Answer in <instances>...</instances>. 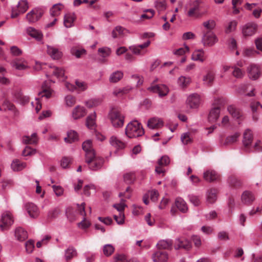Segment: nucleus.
<instances>
[{"mask_svg":"<svg viewBox=\"0 0 262 262\" xmlns=\"http://www.w3.org/2000/svg\"><path fill=\"white\" fill-rule=\"evenodd\" d=\"M135 179V173L133 172H128L124 174V181L127 184L132 183Z\"/></svg>","mask_w":262,"mask_h":262,"instance_id":"obj_56","label":"nucleus"},{"mask_svg":"<svg viewBox=\"0 0 262 262\" xmlns=\"http://www.w3.org/2000/svg\"><path fill=\"white\" fill-rule=\"evenodd\" d=\"M96 118L95 112H93L88 116L86 120V125L89 128H92L95 126Z\"/></svg>","mask_w":262,"mask_h":262,"instance_id":"obj_47","label":"nucleus"},{"mask_svg":"<svg viewBox=\"0 0 262 262\" xmlns=\"http://www.w3.org/2000/svg\"><path fill=\"white\" fill-rule=\"evenodd\" d=\"M200 101V96L197 94H193L187 98V104L190 108H196L199 106Z\"/></svg>","mask_w":262,"mask_h":262,"instance_id":"obj_24","label":"nucleus"},{"mask_svg":"<svg viewBox=\"0 0 262 262\" xmlns=\"http://www.w3.org/2000/svg\"><path fill=\"white\" fill-rule=\"evenodd\" d=\"M218 41L215 34L212 31H206L204 33L202 42L204 46L212 47Z\"/></svg>","mask_w":262,"mask_h":262,"instance_id":"obj_5","label":"nucleus"},{"mask_svg":"<svg viewBox=\"0 0 262 262\" xmlns=\"http://www.w3.org/2000/svg\"><path fill=\"white\" fill-rule=\"evenodd\" d=\"M112 125L115 128L121 127L124 124V117L119 111H113L109 114Z\"/></svg>","mask_w":262,"mask_h":262,"instance_id":"obj_3","label":"nucleus"},{"mask_svg":"<svg viewBox=\"0 0 262 262\" xmlns=\"http://www.w3.org/2000/svg\"><path fill=\"white\" fill-rule=\"evenodd\" d=\"M51 72L60 80L63 81L66 79L64 77V71L61 68L53 67L51 68Z\"/></svg>","mask_w":262,"mask_h":262,"instance_id":"obj_39","label":"nucleus"},{"mask_svg":"<svg viewBox=\"0 0 262 262\" xmlns=\"http://www.w3.org/2000/svg\"><path fill=\"white\" fill-rule=\"evenodd\" d=\"M25 208L30 217L36 218L38 216L39 209L35 204L32 203H26Z\"/></svg>","mask_w":262,"mask_h":262,"instance_id":"obj_17","label":"nucleus"},{"mask_svg":"<svg viewBox=\"0 0 262 262\" xmlns=\"http://www.w3.org/2000/svg\"><path fill=\"white\" fill-rule=\"evenodd\" d=\"M256 51L252 48H244L242 54L244 57H251L254 55Z\"/></svg>","mask_w":262,"mask_h":262,"instance_id":"obj_61","label":"nucleus"},{"mask_svg":"<svg viewBox=\"0 0 262 262\" xmlns=\"http://www.w3.org/2000/svg\"><path fill=\"white\" fill-rule=\"evenodd\" d=\"M52 92L53 91L50 88L45 87L42 85V90L38 93V95L41 98L45 97L48 99L51 97Z\"/></svg>","mask_w":262,"mask_h":262,"instance_id":"obj_48","label":"nucleus"},{"mask_svg":"<svg viewBox=\"0 0 262 262\" xmlns=\"http://www.w3.org/2000/svg\"><path fill=\"white\" fill-rule=\"evenodd\" d=\"M191 248V244L188 240L184 238H177L175 241L174 248L176 250L183 248L188 250Z\"/></svg>","mask_w":262,"mask_h":262,"instance_id":"obj_19","label":"nucleus"},{"mask_svg":"<svg viewBox=\"0 0 262 262\" xmlns=\"http://www.w3.org/2000/svg\"><path fill=\"white\" fill-rule=\"evenodd\" d=\"M188 198L189 201L192 203L194 206H199L201 204V201L200 197L199 196L194 195V194H190L188 195Z\"/></svg>","mask_w":262,"mask_h":262,"instance_id":"obj_59","label":"nucleus"},{"mask_svg":"<svg viewBox=\"0 0 262 262\" xmlns=\"http://www.w3.org/2000/svg\"><path fill=\"white\" fill-rule=\"evenodd\" d=\"M258 25L254 22L247 23L241 27L242 34L244 37L253 36L256 33Z\"/></svg>","mask_w":262,"mask_h":262,"instance_id":"obj_4","label":"nucleus"},{"mask_svg":"<svg viewBox=\"0 0 262 262\" xmlns=\"http://www.w3.org/2000/svg\"><path fill=\"white\" fill-rule=\"evenodd\" d=\"M181 140L184 145L191 143L192 141V137L189 132H186L182 134L181 136Z\"/></svg>","mask_w":262,"mask_h":262,"instance_id":"obj_52","label":"nucleus"},{"mask_svg":"<svg viewBox=\"0 0 262 262\" xmlns=\"http://www.w3.org/2000/svg\"><path fill=\"white\" fill-rule=\"evenodd\" d=\"M101 103V100L99 98H93L88 100L84 102L85 105L89 108H92L99 105Z\"/></svg>","mask_w":262,"mask_h":262,"instance_id":"obj_49","label":"nucleus"},{"mask_svg":"<svg viewBox=\"0 0 262 262\" xmlns=\"http://www.w3.org/2000/svg\"><path fill=\"white\" fill-rule=\"evenodd\" d=\"M164 125L163 120L161 118L153 117L147 122V126L150 129L159 128Z\"/></svg>","mask_w":262,"mask_h":262,"instance_id":"obj_25","label":"nucleus"},{"mask_svg":"<svg viewBox=\"0 0 262 262\" xmlns=\"http://www.w3.org/2000/svg\"><path fill=\"white\" fill-rule=\"evenodd\" d=\"M175 204L181 212L185 213L187 211L188 207L186 203L182 198H177L175 201Z\"/></svg>","mask_w":262,"mask_h":262,"instance_id":"obj_37","label":"nucleus"},{"mask_svg":"<svg viewBox=\"0 0 262 262\" xmlns=\"http://www.w3.org/2000/svg\"><path fill=\"white\" fill-rule=\"evenodd\" d=\"M76 255V250L73 247H69L65 251L64 258L67 261L70 260Z\"/></svg>","mask_w":262,"mask_h":262,"instance_id":"obj_45","label":"nucleus"},{"mask_svg":"<svg viewBox=\"0 0 262 262\" xmlns=\"http://www.w3.org/2000/svg\"><path fill=\"white\" fill-rule=\"evenodd\" d=\"M67 137L64 138L66 142L71 143L78 140V135L76 132L74 130H70L67 133Z\"/></svg>","mask_w":262,"mask_h":262,"instance_id":"obj_41","label":"nucleus"},{"mask_svg":"<svg viewBox=\"0 0 262 262\" xmlns=\"http://www.w3.org/2000/svg\"><path fill=\"white\" fill-rule=\"evenodd\" d=\"M125 202V200L121 199L120 203H116L113 205V207L117 210L118 213H124L125 208L127 206Z\"/></svg>","mask_w":262,"mask_h":262,"instance_id":"obj_53","label":"nucleus"},{"mask_svg":"<svg viewBox=\"0 0 262 262\" xmlns=\"http://www.w3.org/2000/svg\"><path fill=\"white\" fill-rule=\"evenodd\" d=\"M71 52L73 55H74L77 58H79L82 55L86 53V50L84 49H76L72 48L71 50Z\"/></svg>","mask_w":262,"mask_h":262,"instance_id":"obj_63","label":"nucleus"},{"mask_svg":"<svg viewBox=\"0 0 262 262\" xmlns=\"http://www.w3.org/2000/svg\"><path fill=\"white\" fill-rule=\"evenodd\" d=\"M99 55L103 58L108 57L111 53V49L110 48L104 47L98 49Z\"/></svg>","mask_w":262,"mask_h":262,"instance_id":"obj_54","label":"nucleus"},{"mask_svg":"<svg viewBox=\"0 0 262 262\" xmlns=\"http://www.w3.org/2000/svg\"><path fill=\"white\" fill-rule=\"evenodd\" d=\"M255 200V197L251 192L249 191H244L242 196L241 200L243 204L250 205Z\"/></svg>","mask_w":262,"mask_h":262,"instance_id":"obj_29","label":"nucleus"},{"mask_svg":"<svg viewBox=\"0 0 262 262\" xmlns=\"http://www.w3.org/2000/svg\"><path fill=\"white\" fill-rule=\"evenodd\" d=\"M114 220L116 223L120 225H123L124 223L125 215L124 213H118V214L114 215Z\"/></svg>","mask_w":262,"mask_h":262,"instance_id":"obj_60","label":"nucleus"},{"mask_svg":"<svg viewBox=\"0 0 262 262\" xmlns=\"http://www.w3.org/2000/svg\"><path fill=\"white\" fill-rule=\"evenodd\" d=\"M191 58L194 61L203 62L206 59L205 51L203 49H198L193 52Z\"/></svg>","mask_w":262,"mask_h":262,"instance_id":"obj_26","label":"nucleus"},{"mask_svg":"<svg viewBox=\"0 0 262 262\" xmlns=\"http://www.w3.org/2000/svg\"><path fill=\"white\" fill-rule=\"evenodd\" d=\"M217 199V190L211 188L206 193V200L208 203L213 204Z\"/></svg>","mask_w":262,"mask_h":262,"instance_id":"obj_35","label":"nucleus"},{"mask_svg":"<svg viewBox=\"0 0 262 262\" xmlns=\"http://www.w3.org/2000/svg\"><path fill=\"white\" fill-rule=\"evenodd\" d=\"M109 142L112 146L116 150H122L125 148L126 143L123 141L115 136H112L110 137Z\"/></svg>","mask_w":262,"mask_h":262,"instance_id":"obj_12","label":"nucleus"},{"mask_svg":"<svg viewBox=\"0 0 262 262\" xmlns=\"http://www.w3.org/2000/svg\"><path fill=\"white\" fill-rule=\"evenodd\" d=\"M18 10L13 8L11 16L12 18H15L21 13H25L28 9V3L26 0H20L17 5Z\"/></svg>","mask_w":262,"mask_h":262,"instance_id":"obj_9","label":"nucleus"},{"mask_svg":"<svg viewBox=\"0 0 262 262\" xmlns=\"http://www.w3.org/2000/svg\"><path fill=\"white\" fill-rule=\"evenodd\" d=\"M152 258L154 262H167L168 255L166 252L158 250L152 254Z\"/></svg>","mask_w":262,"mask_h":262,"instance_id":"obj_16","label":"nucleus"},{"mask_svg":"<svg viewBox=\"0 0 262 262\" xmlns=\"http://www.w3.org/2000/svg\"><path fill=\"white\" fill-rule=\"evenodd\" d=\"M75 19V16L73 13H68L64 17V25L67 28H70L73 26V23Z\"/></svg>","mask_w":262,"mask_h":262,"instance_id":"obj_38","label":"nucleus"},{"mask_svg":"<svg viewBox=\"0 0 262 262\" xmlns=\"http://www.w3.org/2000/svg\"><path fill=\"white\" fill-rule=\"evenodd\" d=\"M89 164L90 169L93 170H97L100 169L103 163V159L94 156L91 160V162H87Z\"/></svg>","mask_w":262,"mask_h":262,"instance_id":"obj_20","label":"nucleus"},{"mask_svg":"<svg viewBox=\"0 0 262 262\" xmlns=\"http://www.w3.org/2000/svg\"><path fill=\"white\" fill-rule=\"evenodd\" d=\"M37 134L34 133L30 136H25L22 138V142L26 144H36L38 142Z\"/></svg>","mask_w":262,"mask_h":262,"instance_id":"obj_33","label":"nucleus"},{"mask_svg":"<svg viewBox=\"0 0 262 262\" xmlns=\"http://www.w3.org/2000/svg\"><path fill=\"white\" fill-rule=\"evenodd\" d=\"M2 224L0 227L2 230L7 229L13 223V219L11 213L9 211L3 212L1 217Z\"/></svg>","mask_w":262,"mask_h":262,"instance_id":"obj_6","label":"nucleus"},{"mask_svg":"<svg viewBox=\"0 0 262 262\" xmlns=\"http://www.w3.org/2000/svg\"><path fill=\"white\" fill-rule=\"evenodd\" d=\"M82 148L85 153L86 162H91V159L94 157L95 154L92 147L91 140H88L84 141L82 144Z\"/></svg>","mask_w":262,"mask_h":262,"instance_id":"obj_7","label":"nucleus"},{"mask_svg":"<svg viewBox=\"0 0 262 262\" xmlns=\"http://www.w3.org/2000/svg\"><path fill=\"white\" fill-rule=\"evenodd\" d=\"M125 133L129 138H136L144 135V130L140 123L137 120H134L127 125Z\"/></svg>","mask_w":262,"mask_h":262,"instance_id":"obj_2","label":"nucleus"},{"mask_svg":"<svg viewBox=\"0 0 262 262\" xmlns=\"http://www.w3.org/2000/svg\"><path fill=\"white\" fill-rule=\"evenodd\" d=\"M173 244L172 241L170 239H162L158 242L156 246L158 250L171 249Z\"/></svg>","mask_w":262,"mask_h":262,"instance_id":"obj_27","label":"nucleus"},{"mask_svg":"<svg viewBox=\"0 0 262 262\" xmlns=\"http://www.w3.org/2000/svg\"><path fill=\"white\" fill-rule=\"evenodd\" d=\"M63 8V6L61 3L55 4L50 9V14L52 16H57L60 14L61 10Z\"/></svg>","mask_w":262,"mask_h":262,"instance_id":"obj_44","label":"nucleus"},{"mask_svg":"<svg viewBox=\"0 0 262 262\" xmlns=\"http://www.w3.org/2000/svg\"><path fill=\"white\" fill-rule=\"evenodd\" d=\"M15 236L19 241H24L28 237L27 232L21 227H18L15 230Z\"/></svg>","mask_w":262,"mask_h":262,"instance_id":"obj_36","label":"nucleus"},{"mask_svg":"<svg viewBox=\"0 0 262 262\" xmlns=\"http://www.w3.org/2000/svg\"><path fill=\"white\" fill-rule=\"evenodd\" d=\"M237 25L236 20L230 21L226 28V33H229L235 30Z\"/></svg>","mask_w":262,"mask_h":262,"instance_id":"obj_57","label":"nucleus"},{"mask_svg":"<svg viewBox=\"0 0 262 262\" xmlns=\"http://www.w3.org/2000/svg\"><path fill=\"white\" fill-rule=\"evenodd\" d=\"M123 76V73L121 71H116L110 75L109 80L112 83H116L120 81Z\"/></svg>","mask_w":262,"mask_h":262,"instance_id":"obj_42","label":"nucleus"},{"mask_svg":"<svg viewBox=\"0 0 262 262\" xmlns=\"http://www.w3.org/2000/svg\"><path fill=\"white\" fill-rule=\"evenodd\" d=\"M47 53L54 60H58L62 56V52L54 47L47 46Z\"/></svg>","mask_w":262,"mask_h":262,"instance_id":"obj_21","label":"nucleus"},{"mask_svg":"<svg viewBox=\"0 0 262 262\" xmlns=\"http://www.w3.org/2000/svg\"><path fill=\"white\" fill-rule=\"evenodd\" d=\"M239 136L240 134L239 133H235L233 135L228 136L224 143V145H230L236 143L237 141Z\"/></svg>","mask_w":262,"mask_h":262,"instance_id":"obj_43","label":"nucleus"},{"mask_svg":"<svg viewBox=\"0 0 262 262\" xmlns=\"http://www.w3.org/2000/svg\"><path fill=\"white\" fill-rule=\"evenodd\" d=\"M27 164L25 162H22L18 160H13L11 163V168L13 171H18L25 168Z\"/></svg>","mask_w":262,"mask_h":262,"instance_id":"obj_40","label":"nucleus"},{"mask_svg":"<svg viewBox=\"0 0 262 262\" xmlns=\"http://www.w3.org/2000/svg\"><path fill=\"white\" fill-rule=\"evenodd\" d=\"M191 79L188 76H180L178 79V85L182 88H185L190 83Z\"/></svg>","mask_w":262,"mask_h":262,"instance_id":"obj_46","label":"nucleus"},{"mask_svg":"<svg viewBox=\"0 0 262 262\" xmlns=\"http://www.w3.org/2000/svg\"><path fill=\"white\" fill-rule=\"evenodd\" d=\"M27 33L28 35L34 38L38 41L41 40L43 35L42 33L33 27H28L27 29Z\"/></svg>","mask_w":262,"mask_h":262,"instance_id":"obj_32","label":"nucleus"},{"mask_svg":"<svg viewBox=\"0 0 262 262\" xmlns=\"http://www.w3.org/2000/svg\"><path fill=\"white\" fill-rule=\"evenodd\" d=\"M87 111L84 106L77 105L72 111V117L74 120H78L84 117Z\"/></svg>","mask_w":262,"mask_h":262,"instance_id":"obj_14","label":"nucleus"},{"mask_svg":"<svg viewBox=\"0 0 262 262\" xmlns=\"http://www.w3.org/2000/svg\"><path fill=\"white\" fill-rule=\"evenodd\" d=\"M200 6L198 1H194L191 5L187 12L188 16L190 17H198L200 16Z\"/></svg>","mask_w":262,"mask_h":262,"instance_id":"obj_15","label":"nucleus"},{"mask_svg":"<svg viewBox=\"0 0 262 262\" xmlns=\"http://www.w3.org/2000/svg\"><path fill=\"white\" fill-rule=\"evenodd\" d=\"M233 71L232 72V75L236 78H242L244 75V72L239 68L234 67L232 68Z\"/></svg>","mask_w":262,"mask_h":262,"instance_id":"obj_64","label":"nucleus"},{"mask_svg":"<svg viewBox=\"0 0 262 262\" xmlns=\"http://www.w3.org/2000/svg\"><path fill=\"white\" fill-rule=\"evenodd\" d=\"M249 78L252 80L257 79L261 75L260 67L255 64H251L247 68Z\"/></svg>","mask_w":262,"mask_h":262,"instance_id":"obj_10","label":"nucleus"},{"mask_svg":"<svg viewBox=\"0 0 262 262\" xmlns=\"http://www.w3.org/2000/svg\"><path fill=\"white\" fill-rule=\"evenodd\" d=\"M129 90L127 88H116L114 90L113 94L117 97H120L124 94H127Z\"/></svg>","mask_w":262,"mask_h":262,"instance_id":"obj_58","label":"nucleus"},{"mask_svg":"<svg viewBox=\"0 0 262 262\" xmlns=\"http://www.w3.org/2000/svg\"><path fill=\"white\" fill-rule=\"evenodd\" d=\"M228 113L236 119H240L242 117L241 111L237 108L234 105H229L227 108Z\"/></svg>","mask_w":262,"mask_h":262,"instance_id":"obj_28","label":"nucleus"},{"mask_svg":"<svg viewBox=\"0 0 262 262\" xmlns=\"http://www.w3.org/2000/svg\"><path fill=\"white\" fill-rule=\"evenodd\" d=\"M65 101L67 106L71 107L76 103V99L74 96L68 95L65 97Z\"/></svg>","mask_w":262,"mask_h":262,"instance_id":"obj_62","label":"nucleus"},{"mask_svg":"<svg viewBox=\"0 0 262 262\" xmlns=\"http://www.w3.org/2000/svg\"><path fill=\"white\" fill-rule=\"evenodd\" d=\"M216 23L213 19H208L205 21L203 23V26L207 31H212V30L215 28Z\"/></svg>","mask_w":262,"mask_h":262,"instance_id":"obj_50","label":"nucleus"},{"mask_svg":"<svg viewBox=\"0 0 262 262\" xmlns=\"http://www.w3.org/2000/svg\"><path fill=\"white\" fill-rule=\"evenodd\" d=\"M250 87V85L248 83L242 84L238 87L237 92L241 95H245L247 96H254L255 95L254 93L255 89L252 88L250 90L249 92H248Z\"/></svg>","mask_w":262,"mask_h":262,"instance_id":"obj_23","label":"nucleus"},{"mask_svg":"<svg viewBox=\"0 0 262 262\" xmlns=\"http://www.w3.org/2000/svg\"><path fill=\"white\" fill-rule=\"evenodd\" d=\"M115 248L111 244L105 245L103 247V254L106 256H110L114 252Z\"/></svg>","mask_w":262,"mask_h":262,"instance_id":"obj_55","label":"nucleus"},{"mask_svg":"<svg viewBox=\"0 0 262 262\" xmlns=\"http://www.w3.org/2000/svg\"><path fill=\"white\" fill-rule=\"evenodd\" d=\"M253 135L251 131L247 129L243 135V144L244 149L246 152L262 151V143L259 140H257L252 144Z\"/></svg>","mask_w":262,"mask_h":262,"instance_id":"obj_1","label":"nucleus"},{"mask_svg":"<svg viewBox=\"0 0 262 262\" xmlns=\"http://www.w3.org/2000/svg\"><path fill=\"white\" fill-rule=\"evenodd\" d=\"M12 95L14 99L23 105L29 102V97L24 95L20 89H16L14 90L12 92Z\"/></svg>","mask_w":262,"mask_h":262,"instance_id":"obj_11","label":"nucleus"},{"mask_svg":"<svg viewBox=\"0 0 262 262\" xmlns=\"http://www.w3.org/2000/svg\"><path fill=\"white\" fill-rule=\"evenodd\" d=\"M11 65L18 70H24L28 68V63L23 58H17L11 62Z\"/></svg>","mask_w":262,"mask_h":262,"instance_id":"obj_22","label":"nucleus"},{"mask_svg":"<svg viewBox=\"0 0 262 262\" xmlns=\"http://www.w3.org/2000/svg\"><path fill=\"white\" fill-rule=\"evenodd\" d=\"M221 113V108L215 106L211 108L208 116V120L210 123L216 122L219 118Z\"/></svg>","mask_w":262,"mask_h":262,"instance_id":"obj_18","label":"nucleus"},{"mask_svg":"<svg viewBox=\"0 0 262 262\" xmlns=\"http://www.w3.org/2000/svg\"><path fill=\"white\" fill-rule=\"evenodd\" d=\"M215 73L212 71H207L206 75L203 77L204 84L207 85H211L215 79Z\"/></svg>","mask_w":262,"mask_h":262,"instance_id":"obj_34","label":"nucleus"},{"mask_svg":"<svg viewBox=\"0 0 262 262\" xmlns=\"http://www.w3.org/2000/svg\"><path fill=\"white\" fill-rule=\"evenodd\" d=\"M147 90L151 92L158 94L159 97H164L168 93L169 89L165 84L151 85Z\"/></svg>","mask_w":262,"mask_h":262,"instance_id":"obj_8","label":"nucleus"},{"mask_svg":"<svg viewBox=\"0 0 262 262\" xmlns=\"http://www.w3.org/2000/svg\"><path fill=\"white\" fill-rule=\"evenodd\" d=\"M128 33V30L124 28L118 26H116L112 32V36L114 38H116L119 36H124Z\"/></svg>","mask_w":262,"mask_h":262,"instance_id":"obj_31","label":"nucleus"},{"mask_svg":"<svg viewBox=\"0 0 262 262\" xmlns=\"http://www.w3.org/2000/svg\"><path fill=\"white\" fill-rule=\"evenodd\" d=\"M204 179L208 182H212L218 180L220 176L218 173L213 170H208L204 172Z\"/></svg>","mask_w":262,"mask_h":262,"instance_id":"obj_30","label":"nucleus"},{"mask_svg":"<svg viewBox=\"0 0 262 262\" xmlns=\"http://www.w3.org/2000/svg\"><path fill=\"white\" fill-rule=\"evenodd\" d=\"M41 11L34 9L27 13L26 19L30 23H34L38 21L42 16Z\"/></svg>","mask_w":262,"mask_h":262,"instance_id":"obj_13","label":"nucleus"},{"mask_svg":"<svg viewBox=\"0 0 262 262\" xmlns=\"http://www.w3.org/2000/svg\"><path fill=\"white\" fill-rule=\"evenodd\" d=\"M75 84L76 91L78 93L84 91L88 89V85L85 82L76 80L75 81Z\"/></svg>","mask_w":262,"mask_h":262,"instance_id":"obj_51","label":"nucleus"}]
</instances>
